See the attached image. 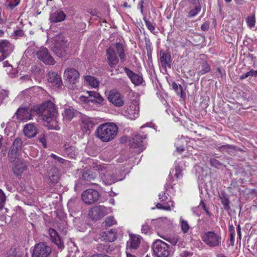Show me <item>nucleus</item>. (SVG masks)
Listing matches in <instances>:
<instances>
[{
	"instance_id": "nucleus-14",
	"label": "nucleus",
	"mask_w": 257,
	"mask_h": 257,
	"mask_svg": "<svg viewBox=\"0 0 257 257\" xmlns=\"http://www.w3.org/2000/svg\"><path fill=\"white\" fill-rule=\"evenodd\" d=\"M107 98L112 104L116 107L122 106L124 104L123 96L115 90L109 91Z\"/></svg>"
},
{
	"instance_id": "nucleus-64",
	"label": "nucleus",
	"mask_w": 257,
	"mask_h": 257,
	"mask_svg": "<svg viewBox=\"0 0 257 257\" xmlns=\"http://www.w3.org/2000/svg\"><path fill=\"white\" fill-rule=\"evenodd\" d=\"M15 34L18 36H22L24 35V32L22 30H17L15 32Z\"/></svg>"
},
{
	"instance_id": "nucleus-12",
	"label": "nucleus",
	"mask_w": 257,
	"mask_h": 257,
	"mask_svg": "<svg viewBox=\"0 0 257 257\" xmlns=\"http://www.w3.org/2000/svg\"><path fill=\"white\" fill-rule=\"evenodd\" d=\"M53 52L59 57H62L64 53V36L63 34L56 36L54 38Z\"/></svg>"
},
{
	"instance_id": "nucleus-35",
	"label": "nucleus",
	"mask_w": 257,
	"mask_h": 257,
	"mask_svg": "<svg viewBox=\"0 0 257 257\" xmlns=\"http://www.w3.org/2000/svg\"><path fill=\"white\" fill-rule=\"evenodd\" d=\"M232 145L229 144L223 145L217 147V150L221 153H226L229 155H232Z\"/></svg>"
},
{
	"instance_id": "nucleus-47",
	"label": "nucleus",
	"mask_w": 257,
	"mask_h": 257,
	"mask_svg": "<svg viewBox=\"0 0 257 257\" xmlns=\"http://www.w3.org/2000/svg\"><path fill=\"white\" fill-rule=\"evenodd\" d=\"M6 201V196L3 191L0 189V209H2Z\"/></svg>"
},
{
	"instance_id": "nucleus-7",
	"label": "nucleus",
	"mask_w": 257,
	"mask_h": 257,
	"mask_svg": "<svg viewBox=\"0 0 257 257\" xmlns=\"http://www.w3.org/2000/svg\"><path fill=\"white\" fill-rule=\"evenodd\" d=\"M201 238L210 247L217 246L221 243V238L220 235L214 231L204 232L202 234Z\"/></svg>"
},
{
	"instance_id": "nucleus-52",
	"label": "nucleus",
	"mask_w": 257,
	"mask_h": 257,
	"mask_svg": "<svg viewBox=\"0 0 257 257\" xmlns=\"http://www.w3.org/2000/svg\"><path fill=\"white\" fill-rule=\"evenodd\" d=\"M156 207L158 209H161L166 210H170L171 209L170 207L169 206H164L161 203H158L156 204Z\"/></svg>"
},
{
	"instance_id": "nucleus-55",
	"label": "nucleus",
	"mask_w": 257,
	"mask_h": 257,
	"mask_svg": "<svg viewBox=\"0 0 257 257\" xmlns=\"http://www.w3.org/2000/svg\"><path fill=\"white\" fill-rule=\"evenodd\" d=\"M200 205H201L203 208V209L204 210V211H205L206 213L207 214V215L208 216H211V214L209 212L208 209L206 207V206L204 204V203L203 202V201L202 200L201 201V202L200 203Z\"/></svg>"
},
{
	"instance_id": "nucleus-8",
	"label": "nucleus",
	"mask_w": 257,
	"mask_h": 257,
	"mask_svg": "<svg viewBox=\"0 0 257 257\" xmlns=\"http://www.w3.org/2000/svg\"><path fill=\"white\" fill-rule=\"evenodd\" d=\"M140 108L137 101L134 100L124 107L122 113L126 117L135 119L139 115Z\"/></svg>"
},
{
	"instance_id": "nucleus-2",
	"label": "nucleus",
	"mask_w": 257,
	"mask_h": 257,
	"mask_svg": "<svg viewBox=\"0 0 257 257\" xmlns=\"http://www.w3.org/2000/svg\"><path fill=\"white\" fill-rule=\"evenodd\" d=\"M107 62L111 68H115L118 63V54L121 62H123L125 60L124 48L122 44L115 43L113 46L109 47L106 51Z\"/></svg>"
},
{
	"instance_id": "nucleus-5",
	"label": "nucleus",
	"mask_w": 257,
	"mask_h": 257,
	"mask_svg": "<svg viewBox=\"0 0 257 257\" xmlns=\"http://www.w3.org/2000/svg\"><path fill=\"white\" fill-rule=\"evenodd\" d=\"M35 114H36L35 105L21 106L15 114L18 121L30 120Z\"/></svg>"
},
{
	"instance_id": "nucleus-17",
	"label": "nucleus",
	"mask_w": 257,
	"mask_h": 257,
	"mask_svg": "<svg viewBox=\"0 0 257 257\" xmlns=\"http://www.w3.org/2000/svg\"><path fill=\"white\" fill-rule=\"evenodd\" d=\"M67 87L69 89H74L75 84L77 82L79 73L77 70L74 69H68L67 72Z\"/></svg>"
},
{
	"instance_id": "nucleus-31",
	"label": "nucleus",
	"mask_w": 257,
	"mask_h": 257,
	"mask_svg": "<svg viewBox=\"0 0 257 257\" xmlns=\"http://www.w3.org/2000/svg\"><path fill=\"white\" fill-rule=\"evenodd\" d=\"M104 241L107 242H112L116 239L117 234L115 230L113 229L103 231Z\"/></svg>"
},
{
	"instance_id": "nucleus-15",
	"label": "nucleus",
	"mask_w": 257,
	"mask_h": 257,
	"mask_svg": "<svg viewBox=\"0 0 257 257\" xmlns=\"http://www.w3.org/2000/svg\"><path fill=\"white\" fill-rule=\"evenodd\" d=\"M107 213L106 208L104 206H97L92 208L88 215L92 220H98L104 216Z\"/></svg>"
},
{
	"instance_id": "nucleus-41",
	"label": "nucleus",
	"mask_w": 257,
	"mask_h": 257,
	"mask_svg": "<svg viewBox=\"0 0 257 257\" xmlns=\"http://www.w3.org/2000/svg\"><path fill=\"white\" fill-rule=\"evenodd\" d=\"M257 76V70L251 69L249 71L246 72L245 74L242 75L240 76V79L243 80L249 76Z\"/></svg>"
},
{
	"instance_id": "nucleus-56",
	"label": "nucleus",
	"mask_w": 257,
	"mask_h": 257,
	"mask_svg": "<svg viewBox=\"0 0 257 257\" xmlns=\"http://www.w3.org/2000/svg\"><path fill=\"white\" fill-rule=\"evenodd\" d=\"M149 230H150V227L147 224H144L142 225V233L147 234L149 232Z\"/></svg>"
},
{
	"instance_id": "nucleus-59",
	"label": "nucleus",
	"mask_w": 257,
	"mask_h": 257,
	"mask_svg": "<svg viewBox=\"0 0 257 257\" xmlns=\"http://www.w3.org/2000/svg\"><path fill=\"white\" fill-rule=\"evenodd\" d=\"M232 148H232V154H234V152L236 151L243 152V150L241 148L237 146L232 145Z\"/></svg>"
},
{
	"instance_id": "nucleus-61",
	"label": "nucleus",
	"mask_w": 257,
	"mask_h": 257,
	"mask_svg": "<svg viewBox=\"0 0 257 257\" xmlns=\"http://www.w3.org/2000/svg\"><path fill=\"white\" fill-rule=\"evenodd\" d=\"M228 229L230 235H235V228L233 225H229Z\"/></svg>"
},
{
	"instance_id": "nucleus-3",
	"label": "nucleus",
	"mask_w": 257,
	"mask_h": 257,
	"mask_svg": "<svg viewBox=\"0 0 257 257\" xmlns=\"http://www.w3.org/2000/svg\"><path fill=\"white\" fill-rule=\"evenodd\" d=\"M118 128L113 123H106L100 125L96 131V136L104 142H108L113 140L116 136Z\"/></svg>"
},
{
	"instance_id": "nucleus-39",
	"label": "nucleus",
	"mask_w": 257,
	"mask_h": 257,
	"mask_svg": "<svg viewBox=\"0 0 257 257\" xmlns=\"http://www.w3.org/2000/svg\"><path fill=\"white\" fill-rule=\"evenodd\" d=\"M172 87L178 94H180L181 98H183L185 95L181 85H178L176 82H173L172 84Z\"/></svg>"
},
{
	"instance_id": "nucleus-34",
	"label": "nucleus",
	"mask_w": 257,
	"mask_h": 257,
	"mask_svg": "<svg viewBox=\"0 0 257 257\" xmlns=\"http://www.w3.org/2000/svg\"><path fill=\"white\" fill-rule=\"evenodd\" d=\"M77 113V111L74 108L69 107L65 108V120L70 121L74 116Z\"/></svg>"
},
{
	"instance_id": "nucleus-45",
	"label": "nucleus",
	"mask_w": 257,
	"mask_h": 257,
	"mask_svg": "<svg viewBox=\"0 0 257 257\" xmlns=\"http://www.w3.org/2000/svg\"><path fill=\"white\" fill-rule=\"evenodd\" d=\"M246 23L249 27H253L255 23V16L253 15L248 17L246 19Z\"/></svg>"
},
{
	"instance_id": "nucleus-18",
	"label": "nucleus",
	"mask_w": 257,
	"mask_h": 257,
	"mask_svg": "<svg viewBox=\"0 0 257 257\" xmlns=\"http://www.w3.org/2000/svg\"><path fill=\"white\" fill-rule=\"evenodd\" d=\"M146 135H136L131 140L130 145L131 147L139 149V153L145 149L144 140L146 139Z\"/></svg>"
},
{
	"instance_id": "nucleus-62",
	"label": "nucleus",
	"mask_w": 257,
	"mask_h": 257,
	"mask_svg": "<svg viewBox=\"0 0 257 257\" xmlns=\"http://www.w3.org/2000/svg\"><path fill=\"white\" fill-rule=\"evenodd\" d=\"M79 99L82 102L88 103V96H80Z\"/></svg>"
},
{
	"instance_id": "nucleus-1",
	"label": "nucleus",
	"mask_w": 257,
	"mask_h": 257,
	"mask_svg": "<svg viewBox=\"0 0 257 257\" xmlns=\"http://www.w3.org/2000/svg\"><path fill=\"white\" fill-rule=\"evenodd\" d=\"M36 114L41 116L43 121L49 123L55 121L57 115L55 104L47 101L41 105H35Z\"/></svg>"
},
{
	"instance_id": "nucleus-42",
	"label": "nucleus",
	"mask_w": 257,
	"mask_h": 257,
	"mask_svg": "<svg viewBox=\"0 0 257 257\" xmlns=\"http://www.w3.org/2000/svg\"><path fill=\"white\" fill-rule=\"evenodd\" d=\"M209 162L210 164V165L212 167H215L216 168H219L222 165V164L220 163L218 160L214 159L211 158L209 160Z\"/></svg>"
},
{
	"instance_id": "nucleus-49",
	"label": "nucleus",
	"mask_w": 257,
	"mask_h": 257,
	"mask_svg": "<svg viewBox=\"0 0 257 257\" xmlns=\"http://www.w3.org/2000/svg\"><path fill=\"white\" fill-rule=\"evenodd\" d=\"M55 214H56L57 218L61 221H63L64 219V212L63 210H57L55 211Z\"/></svg>"
},
{
	"instance_id": "nucleus-28",
	"label": "nucleus",
	"mask_w": 257,
	"mask_h": 257,
	"mask_svg": "<svg viewBox=\"0 0 257 257\" xmlns=\"http://www.w3.org/2000/svg\"><path fill=\"white\" fill-rule=\"evenodd\" d=\"M82 127L86 131H90L97 123V120L90 117H83L82 120Z\"/></svg>"
},
{
	"instance_id": "nucleus-11",
	"label": "nucleus",
	"mask_w": 257,
	"mask_h": 257,
	"mask_svg": "<svg viewBox=\"0 0 257 257\" xmlns=\"http://www.w3.org/2000/svg\"><path fill=\"white\" fill-rule=\"evenodd\" d=\"M51 248L44 242H40L35 245L32 257H49Z\"/></svg>"
},
{
	"instance_id": "nucleus-51",
	"label": "nucleus",
	"mask_w": 257,
	"mask_h": 257,
	"mask_svg": "<svg viewBox=\"0 0 257 257\" xmlns=\"http://www.w3.org/2000/svg\"><path fill=\"white\" fill-rule=\"evenodd\" d=\"M39 141L42 144V145L44 147V148H47L46 139L45 135H42L40 136L39 138Z\"/></svg>"
},
{
	"instance_id": "nucleus-25",
	"label": "nucleus",
	"mask_w": 257,
	"mask_h": 257,
	"mask_svg": "<svg viewBox=\"0 0 257 257\" xmlns=\"http://www.w3.org/2000/svg\"><path fill=\"white\" fill-rule=\"evenodd\" d=\"M196 64L198 65L196 67V70L198 75H201L208 73L211 70L209 64L203 60H200Z\"/></svg>"
},
{
	"instance_id": "nucleus-43",
	"label": "nucleus",
	"mask_w": 257,
	"mask_h": 257,
	"mask_svg": "<svg viewBox=\"0 0 257 257\" xmlns=\"http://www.w3.org/2000/svg\"><path fill=\"white\" fill-rule=\"evenodd\" d=\"M220 199H221V203L222 205H223V207L226 210H228L230 209V206H229V199L225 197H220Z\"/></svg>"
},
{
	"instance_id": "nucleus-60",
	"label": "nucleus",
	"mask_w": 257,
	"mask_h": 257,
	"mask_svg": "<svg viewBox=\"0 0 257 257\" xmlns=\"http://www.w3.org/2000/svg\"><path fill=\"white\" fill-rule=\"evenodd\" d=\"M50 157H51L55 160H57L59 162H61L62 163H63V159L61 158L58 157L57 156H56L55 154H51Z\"/></svg>"
},
{
	"instance_id": "nucleus-20",
	"label": "nucleus",
	"mask_w": 257,
	"mask_h": 257,
	"mask_svg": "<svg viewBox=\"0 0 257 257\" xmlns=\"http://www.w3.org/2000/svg\"><path fill=\"white\" fill-rule=\"evenodd\" d=\"M124 71L134 85H140L142 84L143 78L142 75L134 72L127 67H124Z\"/></svg>"
},
{
	"instance_id": "nucleus-54",
	"label": "nucleus",
	"mask_w": 257,
	"mask_h": 257,
	"mask_svg": "<svg viewBox=\"0 0 257 257\" xmlns=\"http://www.w3.org/2000/svg\"><path fill=\"white\" fill-rule=\"evenodd\" d=\"M6 257H16L15 249H11L10 251L8 252Z\"/></svg>"
},
{
	"instance_id": "nucleus-44",
	"label": "nucleus",
	"mask_w": 257,
	"mask_h": 257,
	"mask_svg": "<svg viewBox=\"0 0 257 257\" xmlns=\"http://www.w3.org/2000/svg\"><path fill=\"white\" fill-rule=\"evenodd\" d=\"M105 226H110L116 223V221L113 216H108L106 218L104 221Z\"/></svg>"
},
{
	"instance_id": "nucleus-21",
	"label": "nucleus",
	"mask_w": 257,
	"mask_h": 257,
	"mask_svg": "<svg viewBox=\"0 0 257 257\" xmlns=\"http://www.w3.org/2000/svg\"><path fill=\"white\" fill-rule=\"evenodd\" d=\"M160 61L163 68L171 67L172 59L169 52H165L161 50L160 52Z\"/></svg>"
},
{
	"instance_id": "nucleus-32",
	"label": "nucleus",
	"mask_w": 257,
	"mask_h": 257,
	"mask_svg": "<svg viewBox=\"0 0 257 257\" xmlns=\"http://www.w3.org/2000/svg\"><path fill=\"white\" fill-rule=\"evenodd\" d=\"M48 176L52 183L58 182L60 179L58 170L56 168L51 169L48 172Z\"/></svg>"
},
{
	"instance_id": "nucleus-9",
	"label": "nucleus",
	"mask_w": 257,
	"mask_h": 257,
	"mask_svg": "<svg viewBox=\"0 0 257 257\" xmlns=\"http://www.w3.org/2000/svg\"><path fill=\"white\" fill-rule=\"evenodd\" d=\"M22 144V141L20 138H17L14 140L8 152V157L10 161L14 162L20 155Z\"/></svg>"
},
{
	"instance_id": "nucleus-36",
	"label": "nucleus",
	"mask_w": 257,
	"mask_h": 257,
	"mask_svg": "<svg viewBox=\"0 0 257 257\" xmlns=\"http://www.w3.org/2000/svg\"><path fill=\"white\" fill-rule=\"evenodd\" d=\"M201 6L198 3L196 5L194 8L191 9L188 13V17L189 18H193L197 15V14L201 11Z\"/></svg>"
},
{
	"instance_id": "nucleus-24",
	"label": "nucleus",
	"mask_w": 257,
	"mask_h": 257,
	"mask_svg": "<svg viewBox=\"0 0 257 257\" xmlns=\"http://www.w3.org/2000/svg\"><path fill=\"white\" fill-rule=\"evenodd\" d=\"M49 233L52 241L55 243L59 248H63L64 246L63 242L58 231L54 229L50 228Z\"/></svg>"
},
{
	"instance_id": "nucleus-13",
	"label": "nucleus",
	"mask_w": 257,
	"mask_h": 257,
	"mask_svg": "<svg viewBox=\"0 0 257 257\" xmlns=\"http://www.w3.org/2000/svg\"><path fill=\"white\" fill-rule=\"evenodd\" d=\"M36 55L38 59L46 65H53L55 63L54 59L50 54L48 49L45 47H41L37 52Z\"/></svg>"
},
{
	"instance_id": "nucleus-29",
	"label": "nucleus",
	"mask_w": 257,
	"mask_h": 257,
	"mask_svg": "<svg viewBox=\"0 0 257 257\" xmlns=\"http://www.w3.org/2000/svg\"><path fill=\"white\" fill-rule=\"evenodd\" d=\"M51 22L58 23L64 20V13L63 11H56L52 12L50 16Z\"/></svg>"
},
{
	"instance_id": "nucleus-38",
	"label": "nucleus",
	"mask_w": 257,
	"mask_h": 257,
	"mask_svg": "<svg viewBox=\"0 0 257 257\" xmlns=\"http://www.w3.org/2000/svg\"><path fill=\"white\" fill-rule=\"evenodd\" d=\"M85 80L93 87L96 88L98 86L99 82L94 77L86 76L85 77Z\"/></svg>"
},
{
	"instance_id": "nucleus-27",
	"label": "nucleus",
	"mask_w": 257,
	"mask_h": 257,
	"mask_svg": "<svg viewBox=\"0 0 257 257\" xmlns=\"http://www.w3.org/2000/svg\"><path fill=\"white\" fill-rule=\"evenodd\" d=\"M48 81L49 83H52L53 85L59 87L62 84V81L60 76L55 72H49L48 74Z\"/></svg>"
},
{
	"instance_id": "nucleus-46",
	"label": "nucleus",
	"mask_w": 257,
	"mask_h": 257,
	"mask_svg": "<svg viewBox=\"0 0 257 257\" xmlns=\"http://www.w3.org/2000/svg\"><path fill=\"white\" fill-rule=\"evenodd\" d=\"M144 20L145 22V24L147 27V28L152 33H154V30H155V28L154 25L152 24V23L147 20L146 18H144Z\"/></svg>"
},
{
	"instance_id": "nucleus-16",
	"label": "nucleus",
	"mask_w": 257,
	"mask_h": 257,
	"mask_svg": "<svg viewBox=\"0 0 257 257\" xmlns=\"http://www.w3.org/2000/svg\"><path fill=\"white\" fill-rule=\"evenodd\" d=\"M13 45L7 40L0 41V61L4 60L13 51Z\"/></svg>"
},
{
	"instance_id": "nucleus-22",
	"label": "nucleus",
	"mask_w": 257,
	"mask_h": 257,
	"mask_svg": "<svg viewBox=\"0 0 257 257\" xmlns=\"http://www.w3.org/2000/svg\"><path fill=\"white\" fill-rule=\"evenodd\" d=\"M86 93L88 95V103L103 104V98L97 92L92 91H87Z\"/></svg>"
},
{
	"instance_id": "nucleus-63",
	"label": "nucleus",
	"mask_w": 257,
	"mask_h": 257,
	"mask_svg": "<svg viewBox=\"0 0 257 257\" xmlns=\"http://www.w3.org/2000/svg\"><path fill=\"white\" fill-rule=\"evenodd\" d=\"M159 199L160 200H161L162 201H166L168 199L167 196L166 195H165V193H164L162 195L159 194Z\"/></svg>"
},
{
	"instance_id": "nucleus-58",
	"label": "nucleus",
	"mask_w": 257,
	"mask_h": 257,
	"mask_svg": "<svg viewBox=\"0 0 257 257\" xmlns=\"http://www.w3.org/2000/svg\"><path fill=\"white\" fill-rule=\"evenodd\" d=\"M209 26L208 23H204L202 25L201 29L203 31H207L209 29Z\"/></svg>"
},
{
	"instance_id": "nucleus-26",
	"label": "nucleus",
	"mask_w": 257,
	"mask_h": 257,
	"mask_svg": "<svg viewBox=\"0 0 257 257\" xmlns=\"http://www.w3.org/2000/svg\"><path fill=\"white\" fill-rule=\"evenodd\" d=\"M37 125L35 123H28L24 127L25 135L29 138L35 137L37 134Z\"/></svg>"
},
{
	"instance_id": "nucleus-37",
	"label": "nucleus",
	"mask_w": 257,
	"mask_h": 257,
	"mask_svg": "<svg viewBox=\"0 0 257 257\" xmlns=\"http://www.w3.org/2000/svg\"><path fill=\"white\" fill-rule=\"evenodd\" d=\"M95 177V176L90 170L86 171L82 174V179L87 182H91L94 179Z\"/></svg>"
},
{
	"instance_id": "nucleus-33",
	"label": "nucleus",
	"mask_w": 257,
	"mask_h": 257,
	"mask_svg": "<svg viewBox=\"0 0 257 257\" xmlns=\"http://www.w3.org/2000/svg\"><path fill=\"white\" fill-rule=\"evenodd\" d=\"M96 248L98 251L101 252L103 253H108L109 251L112 250V249L110 248V245L108 243L98 244L96 245Z\"/></svg>"
},
{
	"instance_id": "nucleus-4",
	"label": "nucleus",
	"mask_w": 257,
	"mask_h": 257,
	"mask_svg": "<svg viewBox=\"0 0 257 257\" xmlns=\"http://www.w3.org/2000/svg\"><path fill=\"white\" fill-rule=\"evenodd\" d=\"M96 167L95 170H97L99 174L101 175V180L104 184L106 185H110L115 182L121 180V179L118 178L114 173H111L106 170V167L104 165H97L96 166H93V168Z\"/></svg>"
},
{
	"instance_id": "nucleus-48",
	"label": "nucleus",
	"mask_w": 257,
	"mask_h": 257,
	"mask_svg": "<svg viewBox=\"0 0 257 257\" xmlns=\"http://www.w3.org/2000/svg\"><path fill=\"white\" fill-rule=\"evenodd\" d=\"M181 228L182 231L184 233L188 232L189 228V226L186 221L182 220V221H181Z\"/></svg>"
},
{
	"instance_id": "nucleus-50",
	"label": "nucleus",
	"mask_w": 257,
	"mask_h": 257,
	"mask_svg": "<svg viewBox=\"0 0 257 257\" xmlns=\"http://www.w3.org/2000/svg\"><path fill=\"white\" fill-rule=\"evenodd\" d=\"M20 1L21 0H12L9 2L8 6L13 9L19 4Z\"/></svg>"
},
{
	"instance_id": "nucleus-30",
	"label": "nucleus",
	"mask_w": 257,
	"mask_h": 257,
	"mask_svg": "<svg viewBox=\"0 0 257 257\" xmlns=\"http://www.w3.org/2000/svg\"><path fill=\"white\" fill-rule=\"evenodd\" d=\"M67 207L70 215L72 216V213L76 212L79 210L78 201L75 198L70 199L67 203Z\"/></svg>"
},
{
	"instance_id": "nucleus-53",
	"label": "nucleus",
	"mask_w": 257,
	"mask_h": 257,
	"mask_svg": "<svg viewBox=\"0 0 257 257\" xmlns=\"http://www.w3.org/2000/svg\"><path fill=\"white\" fill-rule=\"evenodd\" d=\"M103 232H100L99 234H96L93 237V239L95 241H98L99 240H103V239L104 238V236L103 235Z\"/></svg>"
},
{
	"instance_id": "nucleus-10",
	"label": "nucleus",
	"mask_w": 257,
	"mask_h": 257,
	"mask_svg": "<svg viewBox=\"0 0 257 257\" xmlns=\"http://www.w3.org/2000/svg\"><path fill=\"white\" fill-rule=\"evenodd\" d=\"M100 196L98 191L91 189L86 190L81 195L82 200L87 204H92L97 202Z\"/></svg>"
},
{
	"instance_id": "nucleus-57",
	"label": "nucleus",
	"mask_w": 257,
	"mask_h": 257,
	"mask_svg": "<svg viewBox=\"0 0 257 257\" xmlns=\"http://www.w3.org/2000/svg\"><path fill=\"white\" fill-rule=\"evenodd\" d=\"M236 230H237V233L238 237L239 239L240 240H241V227L239 224L237 225Z\"/></svg>"
},
{
	"instance_id": "nucleus-23",
	"label": "nucleus",
	"mask_w": 257,
	"mask_h": 257,
	"mask_svg": "<svg viewBox=\"0 0 257 257\" xmlns=\"http://www.w3.org/2000/svg\"><path fill=\"white\" fill-rule=\"evenodd\" d=\"M141 237L139 235L135 234H130V239L127 242V247L126 249H136L138 248L140 246L141 242Z\"/></svg>"
},
{
	"instance_id": "nucleus-40",
	"label": "nucleus",
	"mask_w": 257,
	"mask_h": 257,
	"mask_svg": "<svg viewBox=\"0 0 257 257\" xmlns=\"http://www.w3.org/2000/svg\"><path fill=\"white\" fill-rule=\"evenodd\" d=\"M162 237L170 242L173 245H175L179 239V237L178 235H175L174 236L169 237L167 238L164 237L163 236H162Z\"/></svg>"
},
{
	"instance_id": "nucleus-6",
	"label": "nucleus",
	"mask_w": 257,
	"mask_h": 257,
	"mask_svg": "<svg viewBox=\"0 0 257 257\" xmlns=\"http://www.w3.org/2000/svg\"><path fill=\"white\" fill-rule=\"evenodd\" d=\"M152 248L154 254L157 257H168L170 253L169 245L160 239L156 240L153 243Z\"/></svg>"
},
{
	"instance_id": "nucleus-19",
	"label": "nucleus",
	"mask_w": 257,
	"mask_h": 257,
	"mask_svg": "<svg viewBox=\"0 0 257 257\" xmlns=\"http://www.w3.org/2000/svg\"><path fill=\"white\" fill-rule=\"evenodd\" d=\"M13 162L14 163L12 170L14 173L17 176L21 175L22 173L27 169V165L26 163L21 158L16 159Z\"/></svg>"
}]
</instances>
